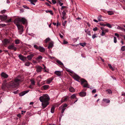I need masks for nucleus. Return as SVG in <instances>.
I'll use <instances>...</instances> for the list:
<instances>
[{
    "instance_id": "1",
    "label": "nucleus",
    "mask_w": 125,
    "mask_h": 125,
    "mask_svg": "<svg viewBox=\"0 0 125 125\" xmlns=\"http://www.w3.org/2000/svg\"><path fill=\"white\" fill-rule=\"evenodd\" d=\"M50 98L48 95L47 94H45L41 96L39 98L40 101L42 102V105L43 107L45 108L48 105V101Z\"/></svg>"
},
{
    "instance_id": "2",
    "label": "nucleus",
    "mask_w": 125,
    "mask_h": 125,
    "mask_svg": "<svg viewBox=\"0 0 125 125\" xmlns=\"http://www.w3.org/2000/svg\"><path fill=\"white\" fill-rule=\"evenodd\" d=\"M21 81L20 76H18L15 79L14 81L10 82L8 83L9 87L14 88L19 85V83Z\"/></svg>"
},
{
    "instance_id": "3",
    "label": "nucleus",
    "mask_w": 125,
    "mask_h": 125,
    "mask_svg": "<svg viewBox=\"0 0 125 125\" xmlns=\"http://www.w3.org/2000/svg\"><path fill=\"white\" fill-rule=\"evenodd\" d=\"M20 22H22L23 24H24L27 22L26 20L24 18H18L16 19L14 21L15 23L16 24H20Z\"/></svg>"
},
{
    "instance_id": "4",
    "label": "nucleus",
    "mask_w": 125,
    "mask_h": 125,
    "mask_svg": "<svg viewBox=\"0 0 125 125\" xmlns=\"http://www.w3.org/2000/svg\"><path fill=\"white\" fill-rule=\"evenodd\" d=\"M6 82V80H5L3 81L2 84V86H1V88L4 90H6L7 88H8L9 87V85L8 83H7Z\"/></svg>"
},
{
    "instance_id": "5",
    "label": "nucleus",
    "mask_w": 125,
    "mask_h": 125,
    "mask_svg": "<svg viewBox=\"0 0 125 125\" xmlns=\"http://www.w3.org/2000/svg\"><path fill=\"white\" fill-rule=\"evenodd\" d=\"M19 30V32L20 34H21L23 31V27L20 24H16Z\"/></svg>"
},
{
    "instance_id": "6",
    "label": "nucleus",
    "mask_w": 125,
    "mask_h": 125,
    "mask_svg": "<svg viewBox=\"0 0 125 125\" xmlns=\"http://www.w3.org/2000/svg\"><path fill=\"white\" fill-rule=\"evenodd\" d=\"M19 30V32L20 34H21L23 31V27L20 24H16Z\"/></svg>"
},
{
    "instance_id": "7",
    "label": "nucleus",
    "mask_w": 125,
    "mask_h": 125,
    "mask_svg": "<svg viewBox=\"0 0 125 125\" xmlns=\"http://www.w3.org/2000/svg\"><path fill=\"white\" fill-rule=\"evenodd\" d=\"M81 84H84V85H83V87H89L88 86V84L86 80L83 79H81Z\"/></svg>"
},
{
    "instance_id": "8",
    "label": "nucleus",
    "mask_w": 125,
    "mask_h": 125,
    "mask_svg": "<svg viewBox=\"0 0 125 125\" xmlns=\"http://www.w3.org/2000/svg\"><path fill=\"white\" fill-rule=\"evenodd\" d=\"M8 48L9 49L13 50L14 51H16L17 49L16 48L14 47V45L13 44L9 45L8 47Z\"/></svg>"
},
{
    "instance_id": "9",
    "label": "nucleus",
    "mask_w": 125,
    "mask_h": 125,
    "mask_svg": "<svg viewBox=\"0 0 125 125\" xmlns=\"http://www.w3.org/2000/svg\"><path fill=\"white\" fill-rule=\"evenodd\" d=\"M7 16L6 15H0V19L2 21H5L7 19Z\"/></svg>"
},
{
    "instance_id": "10",
    "label": "nucleus",
    "mask_w": 125,
    "mask_h": 125,
    "mask_svg": "<svg viewBox=\"0 0 125 125\" xmlns=\"http://www.w3.org/2000/svg\"><path fill=\"white\" fill-rule=\"evenodd\" d=\"M1 75L2 78L3 77L4 79L7 78L8 77V75L4 72L2 73Z\"/></svg>"
},
{
    "instance_id": "11",
    "label": "nucleus",
    "mask_w": 125,
    "mask_h": 125,
    "mask_svg": "<svg viewBox=\"0 0 125 125\" xmlns=\"http://www.w3.org/2000/svg\"><path fill=\"white\" fill-rule=\"evenodd\" d=\"M18 57L19 59L22 61H24L26 60V57L23 56L21 54L19 55Z\"/></svg>"
},
{
    "instance_id": "12",
    "label": "nucleus",
    "mask_w": 125,
    "mask_h": 125,
    "mask_svg": "<svg viewBox=\"0 0 125 125\" xmlns=\"http://www.w3.org/2000/svg\"><path fill=\"white\" fill-rule=\"evenodd\" d=\"M10 40L9 39H4L3 41L2 42L3 44L4 45H6L10 42Z\"/></svg>"
},
{
    "instance_id": "13",
    "label": "nucleus",
    "mask_w": 125,
    "mask_h": 125,
    "mask_svg": "<svg viewBox=\"0 0 125 125\" xmlns=\"http://www.w3.org/2000/svg\"><path fill=\"white\" fill-rule=\"evenodd\" d=\"M34 56L33 54H31L30 55H28L26 57L29 60H31L32 58Z\"/></svg>"
},
{
    "instance_id": "14",
    "label": "nucleus",
    "mask_w": 125,
    "mask_h": 125,
    "mask_svg": "<svg viewBox=\"0 0 125 125\" xmlns=\"http://www.w3.org/2000/svg\"><path fill=\"white\" fill-rule=\"evenodd\" d=\"M69 97L67 96L63 98L61 101V103L67 101Z\"/></svg>"
},
{
    "instance_id": "15",
    "label": "nucleus",
    "mask_w": 125,
    "mask_h": 125,
    "mask_svg": "<svg viewBox=\"0 0 125 125\" xmlns=\"http://www.w3.org/2000/svg\"><path fill=\"white\" fill-rule=\"evenodd\" d=\"M42 68L40 66H37L36 71L38 72H40L42 70Z\"/></svg>"
},
{
    "instance_id": "16",
    "label": "nucleus",
    "mask_w": 125,
    "mask_h": 125,
    "mask_svg": "<svg viewBox=\"0 0 125 125\" xmlns=\"http://www.w3.org/2000/svg\"><path fill=\"white\" fill-rule=\"evenodd\" d=\"M53 79L52 78H50L46 80V82L47 84H49L52 82Z\"/></svg>"
},
{
    "instance_id": "17",
    "label": "nucleus",
    "mask_w": 125,
    "mask_h": 125,
    "mask_svg": "<svg viewBox=\"0 0 125 125\" xmlns=\"http://www.w3.org/2000/svg\"><path fill=\"white\" fill-rule=\"evenodd\" d=\"M62 18L64 20L66 19V17H65V15H66V13L64 11H63V12H62Z\"/></svg>"
},
{
    "instance_id": "18",
    "label": "nucleus",
    "mask_w": 125,
    "mask_h": 125,
    "mask_svg": "<svg viewBox=\"0 0 125 125\" xmlns=\"http://www.w3.org/2000/svg\"><path fill=\"white\" fill-rule=\"evenodd\" d=\"M29 92L28 91H23L21 92V93L19 94V95L20 96H22L25 95L26 93H27Z\"/></svg>"
},
{
    "instance_id": "19",
    "label": "nucleus",
    "mask_w": 125,
    "mask_h": 125,
    "mask_svg": "<svg viewBox=\"0 0 125 125\" xmlns=\"http://www.w3.org/2000/svg\"><path fill=\"white\" fill-rule=\"evenodd\" d=\"M37 0H29V1L30 2L31 4L35 5V3L37 1Z\"/></svg>"
},
{
    "instance_id": "20",
    "label": "nucleus",
    "mask_w": 125,
    "mask_h": 125,
    "mask_svg": "<svg viewBox=\"0 0 125 125\" xmlns=\"http://www.w3.org/2000/svg\"><path fill=\"white\" fill-rule=\"evenodd\" d=\"M79 95L82 97L85 96L86 95V92H82L79 93Z\"/></svg>"
},
{
    "instance_id": "21",
    "label": "nucleus",
    "mask_w": 125,
    "mask_h": 125,
    "mask_svg": "<svg viewBox=\"0 0 125 125\" xmlns=\"http://www.w3.org/2000/svg\"><path fill=\"white\" fill-rule=\"evenodd\" d=\"M55 73L58 76H60L61 75V72L59 71H56L55 72Z\"/></svg>"
},
{
    "instance_id": "22",
    "label": "nucleus",
    "mask_w": 125,
    "mask_h": 125,
    "mask_svg": "<svg viewBox=\"0 0 125 125\" xmlns=\"http://www.w3.org/2000/svg\"><path fill=\"white\" fill-rule=\"evenodd\" d=\"M53 46V42H51L49 43V46L48 47V48L50 49V48H52Z\"/></svg>"
},
{
    "instance_id": "23",
    "label": "nucleus",
    "mask_w": 125,
    "mask_h": 125,
    "mask_svg": "<svg viewBox=\"0 0 125 125\" xmlns=\"http://www.w3.org/2000/svg\"><path fill=\"white\" fill-rule=\"evenodd\" d=\"M38 50L41 52H44L45 51V49L43 47L41 46H39Z\"/></svg>"
},
{
    "instance_id": "24",
    "label": "nucleus",
    "mask_w": 125,
    "mask_h": 125,
    "mask_svg": "<svg viewBox=\"0 0 125 125\" xmlns=\"http://www.w3.org/2000/svg\"><path fill=\"white\" fill-rule=\"evenodd\" d=\"M101 29L102 31H104L105 33L108 31V30L107 29H105L103 27H101Z\"/></svg>"
},
{
    "instance_id": "25",
    "label": "nucleus",
    "mask_w": 125,
    "mask_h": 125,
    "mask_svg": "<svg viewBox=\"0 0 125 125\" xmlns=\"http://www.w3.org/2000/svg\"><path fill=\"white\" fill-rule=\"evenodd\" d=\"M69 90L71 92H73L75 91V89L73 87H71L69 88Z\"/></svg>"
},
{
    "instance_id": "26",
    "label": "nucleus",
    "mask_w": 125,
    "mask_h": 125,
    "mask_svg": "<svg viewBox=\"0 0 125 125\" xmlns=\"http://www.w3.org/2000/svg\"><path fill=\"white\" fill-rule=\"evenodd\" d=\"M103 101L106 102L107 103H109L110 102V100H108L107 99H103Z\"/></svg>"
},
{
    "instance_id": "27",
    "label": "nucleus",
    "mask_w": 125,
    "mask_h": 125,
    "mask_svg": "<svg viewBox=\"0 0 125 125\" xmlns=\"http://www.w3.org/2000/svg\"><path fill=\"white\" fill-rule=\"evenodd\" d=\"M106 91L107 92V93L109 94H111L112 93V91L110 89L106 90Z\"/></svg>"
},
{
    "instance_id": "28",
    "label": "nucleus",
    "mask_w": 125,
    "mask_h": 125,
    "mask_svg": "<svg viewBox=\"0 0 125 125\" xmlns=\"http://www.w3.org/2000/svg\"><path fill=\"white\" fill-rule=\"evenodd\" d=\"M55 108L54 106H52L51 109V112L52 113H53L54 111Z\"/></svg>"
},
{
    "instance_id": "29",
    "label": "nucleus",
    "mask_w": 125,
    "mask_h": 125,
    "mask_svg": "<svg viewBox=\"0 0 125 125\" xmlns=\"http://www.w3.org/2000/svg\"><path fill=\"white\" fill-rule=\"evenodd\" d=\"M31 82V85H35V82L32 79L30 80Z\"/></svg>"
},
{
    "instance_id": "30",
    "label": "nucleus",
    "mask_w": 125,
    "mask_h": 125,
    "mask_svg": "<svg viewBox=\"0 0 125 125\" xmlns=\"http://www.w3.org/2000/svg\"><path fill=\"white\" fill-rule=\"evenodd\" d=\"M58 63L59 65H63V63L60 61L58 60L57 61H56Z\"/></svg>"
},
{
    "instance_id": "31",
    "label": "nucleus",
    "mask_w": 125,
    "mask_h": 125,
    "mask_svg": "<svg viewBox=\"0 0 125 125\" xmlns=\"http://www.w3.org/2000/svg\"><path fill=\"white\" fill-rule=\"evenodd\" d=\"M42 59V57L41 56H39L36 58V59L37 61L39 60H41Z\"/></svg>"
},
{
    "instance_id": "32",
    "label": "nucleus",
    "mask_w": 125,
    "mask_h": 125,
    "mask_svg": "<svg viewBox=\"0 0 125 125\" xmlns=\"http://www.w3.org/2000/svg\"><path fill=\"white\" fill-rule=\"evenodd\" d=\"M30 63L29 62H27L25 63V65L26 66H28L30 65Z\"/></svg>"
},
{
    "instance_id": "33",
    "label": "nucleus",
    "mask_w": 125,
    "mask_h": 125,
    "mask_svg": "<svg viewBox=\"0 0 125 125\" xmlns=\"http://www.w3.org/2000/svg\"><path fill=\"white\" fill-rule=\"evenodd\" d=\"M79 44L81 46H83L84 47L86 45V43L85 42L83 43H80Z\"/></svg>"
},
{
    "instance_id": "34",
    "label": "nucleus",
    "mask_w": 125,
    "mask_h": 125,
    "mask_svg": "<svg viewBox=\"0 0 125 125\" xmlns=\"http://www.w3.org/2000/svg\"><path fill=\"white\" fill-rule=\"evenodd\" d=\"M97 19L99 21H103L101 19V15L99 16L98 17Z\"/></svg>"
},
{
    "instance_id": "35",
    "label": "nucleus",
    "mask_w": 125,
    "mask_h": 125,
    "mask_svg": "<svg viewBox=\"0 0 125 125\" xmlns=\"http://www.w3.org/2000/svg\"><path fill=\"white\" fill-rule=\"evenodd\" d=\"M108 66L110 69H111L112 71L114 70V69L112 66L110 64H108Z\"/></svg>"
},
{
    "instance_id": "36",
    "label": "nucleus",
    "mask_w": 125,
    "mask_h": 125,
    "mask_svg": "<svg viewBox=\"0 0 125 125\" xmlns=\"http://www.w3.org/2000/svg\"><path fill=\"white\" fill-rule=\"evenodd\" d=\"M60 109H62V113H63L65 110L66 109L65 108H64L63 107H61V106L60 107Z\"/></svg>"
},
{
    "instance_id": "37",
    "label": "nucleus",
    "mask_w": 125,
    "mask_h": 125,
    "mask_svg": "<svg viewBox=\"0 0 125 125\" xmlns=\"http://www.w3.org/2000/svg\"><path fill=\"white\" fill-rule=\"evenodd\" d=\"M50 40V39L49 38H46L45 40V43H47Z\"/></svg>"
},
{
    "instance_id": "38",
    "label": "nucleus",
    "mask_w": 125,
    "mask_h": 125,
    "mask_svg": "<svg viewBox=\"0 0 125 125\" xmlns=\"http://www.w3.org/2000/svg\"><path fill=\"white\" fill-rule=\"evenodd\" d=\"M49 87V86L48 85H44L43 86V88L45 90L47 89Z\"/></svg>"
},
{
    "instance_id": "39",
    "label": "nucleus",
    "mask_w": 125,
    "mask_h": 125,
    "mask_svg": "<svg viewBox=\"0 0 125 125\" xmlns=\"http://www.w3.org/2000/svg\"><path fill=\"white\" fill-rule=\"evenodd\" d=\"M108 14L109 15H111L114 14L113 12L112 11H108Z\"/></svg>"
},
{
    "instance_id": "40",
    "label": "nucleus",
    "mask_w": 125,
    "mask_h": 125,
    "mask_svg": "<svg viewBox=\"0 0 125 125\" xmlns=\"http://www.w3.org/2000/svg\"><path fill=\"white\" fill-rule=\"evenodd\" d=\"M15 42L16 44H18L20 43V40L18 39L16 40L15 41Z\"/></svg>"
},
{
    "instance_id": "41",
    "label": "nucleus",
    "mask_w": 125,
    "mask_h": 125,
    "mask_svg": "<svg viewBox=\"0 0 125 125\" xmlns=\"http://www.w3.org/2000/svg\"><path fill=\"white\" fill-rule=\"evenodd\" d=\"M121 50L122 51H124L125 50V45L122 46L121 48Z\"/></svg>"
},
{
    "instance_id": "42",
    "label": "nucleus",
    "mask_w": 125,
    "mask_h": 125,
    "mask_svg": "<svg viewBox=\"0 0 125 125\" xmlns=\"http://www.w3.org/2000/svg\"><path fill=\"white\" fill-rule=\"evenodd\" d=\"M67 106V105L66 104H64L63 105H62L61 106V107H63L64 108L66 107Z\"/></svg>"
},
{
    "instance_id": "43",
    "label": "nucleus",
    "mask_w": 125,
    "mask_h": 125,
    "mask_svg": "<svg viewBox=\"0 0 125 125\" xmlns=\"http://www.w3.org/2000/svg\"><path fill=\"white\" fill-rule=\"evenodd\" d=\"M66 70L67 72H69L71 73H73V72L69 69H67Z\"/></svg>"
},
{
    "instance_id": "44",
    "label": "nucleus",
    "mask_w": 125,
    "mask_h": 125,
    "mask_svg": "<svg viewBox=\"0 0 125 125\" xmlns=\"http://www.w3.org/2000/svg\"><path fill=\"white\" fill-rule=\"evenodd\" d=\"M106 26L110 28H111L112 27V26L111 25L109 24L108 23L106 24Z\"/></svg>"
},
{
    "instance_id": "45",
    "label": "nucleus",
    "mask_w": 125,
    "mask_h": 125,
    "mask_svg": "<svg viewBox=\"0 0 125 125\" xmlns=\"http://www.w3.org/2000/svg\"><path fill=\"white\" fill-rule=\"evenodd\" d=\"M6 25V24H0V28L5 26Z\"/></svg>"
},
{
    "instance_id": "46",
    "label": "nucleus",
    "mask_w": 125,
    "mask_h": 125,
    "mask_svg": "<svg viewBox=\"0 0 125 125\" xmlns=\"http://www.w3.org/2000/svg\"><path fill=\"white\" fill-rule=\"evenodd\" d=\"M74 78L76 80L79 79V77L78 76H74Z\"/></svg>"
},
{
    "instance_id": "47",
    "label": "nucleus",
    "mask_w": 125,
    "mask_h": 125,
    "mask_svg": "<svg viewBox=\"0 0 125 125\" xmlns=\"http://www.w3.org/2000/svg\"><path fill=\"white\" fill-rule=\"evenodd\" d=\"M34 47L35 48L37 49H38L39 48V47L37 45H34Z\"/></svg>"
},
{
    "instance_id": "48",
    "label": "nucleus",
    "mask_w": 125,
    "mask_h": 125,
    "mask_svg": "<svg viewBox=\"0 0 125 125\" xmlns=\"http://www.w3.org/2000/svg\"><path fill=\"white\" fill-rule=\"evenodd\" d=\"M105 34V33L103 31H102V33L101 34V35L102 36H103Z\"/></svg>"
},
{
    "instance_id": "49",
    "label": "nucleus",
    "mask_w": 125,
    "mask_h": 125,
    "mask_svg": "<svg viewBox=\"0 0 125 125\" xmlns=\"http://www.w3.org/2000/svg\"><path fill=\"white\" fill-rule=\"evenodd\" d=\"M117 28L118 29H120L122 30L123 29V28H122L119 26L117 27Z\"/></svg>"
},
{
    "instance_id": "50",
    "label": "nucleus",
    "mask_w": 125,
    "mask_h": 125,
    "mask_svg": "<svg viewBox=\"0 0 125 125\" xmlns=\"http://www.w3.org/2000/svg\"><path fill=\"white\" fill-rule=\"evenodd\" d=\"M114 42L115 43L117 42L116 38L115 37H114Z\"/></svg>"
},
{
    "instance_id": "51",
    "label": "nucleus",
    "mask_w": 125,
    "mask_h": 125,
    "mask_svg": "<svg viewBox=\"0 0 125 125\" xmlns=\"http://www.w3.org/2000/svg\"><path fill=\"white\" fill-rule=\"evenodd\" d=\"M76 97L75 95L74 94H73L71 96V98H72L73 99L74 98Z\"/></svg>"
},
{
    "instance_id": "52",
    "label": "nucleus",
    "mask_w": 125,
    "mask_h": 125,
    "mask_svg": "<svg viewBox=\"0 0 125 125\" xmlns=\"http://www.w3.org/2000/svg\"><path fill=\"white\" fill-rule=\"evenodd\" d=\"M96 35L95 34H94V35H93L92 36V38L93 39H94L96 37Z\"/></svg>"
},
{
    "instance_id": "53",
    "label": "nucleus",
    "mask_w": 125,
    "mask_h": 125,
    "mask_svg": "<svg viewBox=\"0 0 125 125\" xmlns=\"http://www.w3.org/2000/svg\"><path fill=\"white\" fill-rule=\"evenodd\" d=\"M87 34L89 36H91V32L90 31H88V32H87Z\"/></svg>"
},
{
    "instance_id": "54",
    "label": "nucleus",
    "mask_w": 125,
    "mask_h": 125,
    "mask_svg": "<svg viewBox=\"0 0 125 125\" xmlns=\"http://www.w3.org/2000/svg\"><path fill=\"white\" fill-rule=\"evenodd\" d=\"M52 3L53 4H54L56 3V1L55 0H52Z\"/></svg>"
},
{
    "instance_id": "55",
    "label": "nucleus",
    "mask_w": 125,
    "mask_h": 125,
    "mask_svg": "<svg viewBox=\"0 0 125 125\" xmlns=\"http://www.w3.org/2000/svg\"><path fill=\"white\" fill-rule=\"evenodd\" d=\"M97 27H96L95 28H93V30L94 31H97Z\"/></svg>"
},
{
    "instance_id": "56",
    "label": "nucleus",
    "mask_w": 125,
    "mask_h": 125,
    "mask_svg": "<svg viewBox=\"0 0 125 125\" xmlns=\"http://www.w3.org/2000/svg\"><path fill=\"white\" fill-rule=\"evenodd\" d=\"M33 85H31V84L29 86V87L31 89H33Z\"/></svg>"
},
{
    "instance_id": "57",
    "label": "nucleus",
    "mask_w": 125,
    "mask_h": 125,
    "mask_svg": "<svg viewBox=\"0 0 125 125\" xmlns=\"http://www.w3.org/2000/svg\"><path fill=\"white\" fill-rule=\"evenodd\" d=\"M59 4L61 6H62L63 4V3H61V2L59 0Z\"/></svg>"
},
{
    "instance_id": "58",
    "label": "nucleus",
    "mask_w": 125,
    "mask_h": 125,
    "mask_svg": "<svg viewBox=\"0 0 125 125\" xmlns=\"http://www.w3.org/2000/svg\"><path fill=\"white\" fill-rule=\"evenodd\" d=\"M67 22V21H64V22L63 23L62 25L63 26H65V25Z\"/></svg>"
},
{
    "instance_id": "59",
    "label": "nucleus",
    "mask_w": 125,
    "mask_h": 125,
    "mask_svg": "<svg viewBox=\"0 0 125 125\" xmlns=\"http://www.w3.org/2000/svg\"><path fill=\"white\" fill-rule=\"evenodd\" d=\"M6 10H2L1 11V13H4L5 11H6Z\"/></svg>"
},
{
    "instance_id": "60",
    "label": "nucleus",
    "mask_w": 125,
    "mask_h": 125,
    "mask_svg": "<svg viewBox=\"0 0 125 125\" xmlns=\"http://www.w3.org/2000/svg\"><path fill=\"white\" fill-rule=\"evenodd\" d=\"M11 21V19H10L9 20H7L6 21V22L7 23Z\"/></svg>"
},
{
    "instance_id": "61",
    "label": "nucleus",
    "mask_w": 125,
    "mask_h": 125,
    "mask_svg": "<svg viewBox=\"0 0 125 125\" xmlns=\"http://www.w3.org/2000/svg\"><path fill=\"white\" fill-rule=\"evenodd\" d=\"M68 43V42L67 41H63V44H67Z\"/></svg>"
},
{
    "instance_id": "62",
    "label": "nucleus",
    "mask_w": 125,
    "mask_h": 125,
    "mask_svg": "<svg viewBox=\"0 0 125 125\" xmlns=\"http://www.w3.org/2000/svg\"><path fill=\"white\" fill-rule=\"evenodd\" d=\"M48 12H49L52 15L53 14V13L52 12V11L51 10H49Z\"/></svg>"
},
{
    "instance_id": "63",
    "label": "nucleus",
    "mask_w": 125,
    "mask_h": 125,
    "mask_svg": "<svg viewBox=\"0 0 125 125\" xmlns=\"http://www.w3.org/2000/svg\"><path fill=\"white\" fill-rule=\"evenodd\" d=\"M115 35L117 36V37H119V35L117 33H116L115 34Z\"/></svg>"
},
{
    "instance_id": "64",
    "label": "nucleus",
    "mask_w": 125,
    "mask_h": 125,
    "mask_svg": "<svg viewBox=\"0 0 125 125\" xmlns=\"http://www.w3.org/2000/svg\"><path fill=\"white\" fill-rule=\"evenodd\" d=\"M92 92L93 93H95L96 92V89H94L92 91Z\"/></svg>"
}]
</instances>
